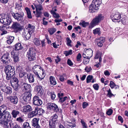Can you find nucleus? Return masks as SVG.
Instances as JSON below:
<instances>
[{
    "label": "nucleus",
    "instance_id": "obj_59",
    "mask_svg": "<svg viewBox=\"0 0 128 128\" xmlns=\"http://www.w3.org/2000/svg\"><path fill=\"white\" fill-rule=\"evenodd\" d=\"M81 57L82 56L81 54L80 53H79L76 57L77 60L78 62L80 61Z\"/></svg>",
    "mask_w": 128,
    "mask_h": 128
},
{
    "label": "nucleus",
    "instance_id": "obj_38",
    "mask_svg": "<svg viewBox=\"0 0 128 128\" xmlns=\"http://www.w3.org/2000/svg\"><path fill=\"white\" fill-rule=\"evenodd\" d=\"M50 12L54 18H58L60 17V16L58 15V14L54 12V11H53V10H50Z\"/></svg>",
    "mask_w": 128,
    "mask_h": 128
},
{
    "label": "nucleus",
    "instance_id": "obj_43",
    "mask_svg": "<svg viewBox=\"0 0 128 128\" xmlns=\"http://www.w3.org/2000/svg\"><path fill=\"white\" fill-rule=\"evenodd\" d=\"M89 23L88 22H85L84 21H82L79 23V24L82 26L83 27L85 28L89 25Z\"/></svg>",
    "mask_w": 128,
    "mask_h": 128
},
{
    "label": "nucleus",
    "instance_id": "obj_5",
    "mask_svg": "<svg viewBox=\"0 0 128 128\" xmlns=\"http://www.w3.org/2000/svg\"><path fill=\"white\" fill-rule=\"evenodd\" d=\"M32 94L30 92H26L24 94L21 100V102L23 104H26L30 101Z\"/></svg>",
    "mask_w": 128,
    "mask_h": 128
},
{
    "label": "nucleus",
    "instance_id": "obj_52",
    "mask_svg": "<svg viewBox=\"0 0 128 128\" xmlns=\"http://www.w3.org/2000/svg\"><path fill=\"white\" fill-rule=\"evenodd\" d=\"M24 128H31L28 122H25L23 124V125Z\"/></svg>",
    "mask_w": 128,
    "mask_h": 128
},
{
    "label": "nucleus",
    "instance_id": "obj_48",
    "mask_svg": "<svg viewBox=\"0 0 128 128\" xmlns=\"http://www.w3.org/2000/svg\"><path fill=\"white\" fill-rule=\"evenodd\" d=\"M10 28L11 29L14 30V32H16V22H13V24Z\"/></svg>",
    "mask_w": 128,
    "mask_h": 128
},
{
    "label": "nucleus",
    "instance_id": "obj_13",
    "mask_svg": "<svg viewBox=\"0 0 128 128\" xmlns=\"http://www.w3.org/2000/svg\"><path fill=\"white\" fill-rule=\"evenodd\" d=\"M6 25L8 26L7 24H3V25L0 26V35L1 36H2L7 33V27L6 26Z\"/></svg>",
    "mask_w": 128,
    "mask_h": 128
},
{
    "label": "nucleus",
    "instance_id": "obj_3",
    "mask_svg": "<svg viewBox=\"0 0 128 128\" xmlns=\"http://www.w3.org/2000/svg\"><path fill=\"white\" fill-rule=\"evenodd\" d=\"M12 21L10 17L7 15L4 14H0V22L2 24L8 25L10 24Z\"/></svg>",
    "mask_w": 128,
    "mask_h": 128
},
{
    "label": "nucleus",
    "instance_id": "obj_31",
    "mask_svg": "<svg viewBox=\"0 0 128 128\" xmlns=\"http://www.w3.org/2000/svg\"><path fill=\"white\" fill-rule=\"evenodd\" d=\"M36 110L35 109L34 111L30 112L28 115V118H31L34 117L37 114Z\"/></svg>",
    "mask_w": 128,
    "mask_h": 128
},
{
    "label": "nucleus",
    "instance_id": "obj_18",
    "mask_svg": "<svg viewBox=\"0 0 128 128\" xmlns=\"http://www.w3.org/2000/svg\"><path fill=\"white\" fill-rule=\"evenodd\" d=\"M105 38L103 37H101L99 38L97 40V44L100 47H101L103 45V43L105 41Z\"/></svg>",
    "mask_w": 128,
    "mask_h": 128
},
{
    "label": "nucleus",
    "instance_id": "obj_10",
    "mask_svg": "<svg viewBox=\"0 0 128 128\" xmlns=\"http://www.w3.org/2000/svg\"><path fill=\"white\" fill-rule=\"evenodd\" d=\"M9 54L6 53L4 54L1 58V61L4 64H7L10 62V60L9 59Z\"/></svg>",
    "mask_w": 128,
    "mask_h": 128
},
{
    "label": "nucleus",
    "instance_id": "obj_42",
    "mask_svg": "<svg viewBox=\"0 0 128 128\" xmlns=\"http://www.w3.org/2000/svg\"><path fill=\"white\" fill-rule=\"evenodd\" d=\"M36 113L39 115L42 114L44 112V111L42 108H36Z\"/></svg>",
    "mask_w": 128,
    "mask_h": 128
},
{
    "label": "nucleus",
    "instance_id": "obj_51",
    "mask_svg": "<svg viewBox=\"0 0 128 128\" xmlns=\"http://www.w3.org/2000/svg\"><path fill=\"white\" fill-rule=\"evenodd\" d=\"M72 54V50H71L65 51L64 52V54H65L66 56H67L69 55H71Z\"/></svg>",
    "mask_w": 128,
    "mask_h": 128
},
{
    "label": "nucleus",
    "instance_id": "obj_44",
    "mask_svg": "<svg viewBox=\"0 0 128 128\" xmlns=\"http://www.w3.org/2000/svg\"><path fill=\"white\" fill-rule=\"evenodd\" d=\"M14 39V36H11L9 37V39L6 41L7 43L9 44H11L13 42Z\"/></svg>",
    "mask_w": 128,
    "mask_h": 128
},
{
    "label": "nucleus",
    "instance_id": "obj_30",
    "mask_svg": "<svg viewBox=\"0 0 128 128\" xmlns=\"http://www.w3.org/2000/svg\"><path fill=\"white\" fill-rule=\"evenodd\" d=\"M25 10L26 12L28 18L29 19H32V17L30 9L28 7H26L25 8Z\"/></svg>",
    "mask_w": 128,
    "mask_h": 128
},
{
    "label": "nucleus",
    "instance_id": "obj_7",
    "mask_svg": "<svg viewBox=\"0 0 128 128\" xmlns=\"http://www.w3.org/2000/svg\"><path fill=\"white\" fill-rule=\"evenodd\" d=\"M102 3V0H93L90 6V10H96L99 8L100 5Z\"/></svg>",
    "mask_w": 128,
    "mask_h": 128
},
{
    "label": "nucleus",
    "instance_id": "obj_39",
    "mask_svg": "<svg viewBox=\"0 0 128 128\" xmlns=\"http://www.w3.org/2000/svg\"><path fill=\"white\" fill-rule=\"evenodd\" d=\"M93 33L94 34H98V35L100 34L101 31L100 28H97L93 30Z\"/></svg>",
    "mask_w": 128,
    "mask_h": 128
},
{
    "label": "nucleus",
    "instance_id": "obj_49",
    "mask_svg": "<svg viewBox=\"0 0 128 128\" xmlns=\"http://www.w3.org/2000/svg\"><path fill=\"white\" fill-rule=\"evenodd\" d=\"M93 78V76L92 75H88L86 78V82L88 83L91 82V80H92Z\"/></svg>",
    "mask_w": 128,
    "mask_h": 128
},
{
    "label": "nucleus",
    "instance_id": "obj_21",
    "mask_svg": "<svg viewBox=\"0 0 128 128\" xmlns=\"http://www.w3.org/2000/svg\"><path fill=\"white\" fill-rule=\"evenodd\" d=\"M24 13L21 12L19 13H16V20L18 21L21 22L23 18Z\"/></svg>",
    "mask_w": 128,
    "mask_h": 128
},
{
    "label": "nucleus",
    "instance_id": "obj_26",
    "mask_svg": "<svg viewBox=\"0 0 128 128\" xmlns=\"http://www.w3.org/2000/svg\"><path fill=\"white\" fill-rule=\"evenodd\" d=\"M49 82L50 84L52 85H55L56 84L54 77L52 76H50L49 78Z\"/></svg>",
    "mask_w": 128,
    "mask_h": 128
},
{
    "label": "nucleus",
    "instance_id": "obj_37",
    "mask_svg": "<svg viewBox=\"0 0 128 128\" xmlns=\"http://www.w3.org/2000/svg\"><path fill=\"white\" fill-rule=\"evenodd\" d=\"M121 22L124 25L128 24V18L125 17L122 19Z\"/></svg>",
    "mask_w": 128,
    "mask_h": 128
},
{
    "label": "nucleus",
    "instance_id": "obj_17",
    "mask_svg": "<svg viewBox=\"0 0 128 128\" xmlns=\"http://www.w3.org/2000/svg\"><path fill=\"white\" fill-rule=\"evenodd\" d=\"M1 116L2 118H6L7 120L9 121L11 117V115L10 114L9 112L6 111L1 114Z\"/></svg>",
    "mask_w": 128,
    "mask_h": 128
},
{
    "label": "nucleus",
    "instance_id": "obj_56",
    "mask_svg": "<svg viewBox=\"0 0 128 128\" xmlns=\"http://www.w3.org/2000/svg\"><path fill=\"white\" fill-rule=\"evenodd\" d=\"M16 82L17 83H16V90H18V89H19L20 88H21V86L20 84V82H19L18 80L16 78Z\"/></svg>",
    "mask_w": 128,
    "mask_h": 128
},
{
    "label": "nucleus",
    "instance_id": "obj_14",
    "mask_svg": "<svg viewBox=\"0 0 128 128\" xmlns=\"http://www.w3.org/2000/svg\"><path fill=\"white\" fill-rule=\"evenodd\" d=\"M33 103L34 105L40 106L42 104V102L38 96H35L33 98Z\"/></svg>",
    "mask_w": 128,
    "mask_h": 128
},
{
    "label": "nucleus",
    "instance_id": "obj_63",
    "mask_svg": "<svg viewBox=\"0 0 128 128\" xmlns=\"http://www.w3.org/2000/svg\"><path fill=\"white\" fill-rule=\"evenodd\" d=\"M113 112V110L111 109H109L106 112V114L109 116L111 115Z\"/></svg>",
    "mask_w": 128,
    "mask_h": 128
},
{
    "label": "nucleus",
    "instance_id": "obj_45",
    "mask_svg": "<svg viewBox=\"0 0 128 128\" xmlns=\"http://www.w3.org/2000/svg\"><path fill=\"white\" fill-rule=\"evenodd\" d=\"M58 118V116L57 115L55 114L53 116L52 118V120H50L55 122H58V120H57Z\"/></svg>",
    "mask_w": 128,
    "mask_h": 128
},
{
    "label": "nucleus",
    "instance_id": "obj_55",
    "mask_svg": "<svg viewBox=\"0 0 128 128\" xmlns=\"http://www.w3.org/2000/svg\"><path fill=\"white\" fill-rule=\"evenodd\" d=\"M81 122L83 128H88L84 120H82Z\"/></svg>",
    "mask_w": 128,
    "mask_h": 128
},
{
    "label": "nucleus",
    "instance_id": "obj_9",
    "mask_svg": "<svg viewBox=\"0 0 128 128\" xmlns=\"http://www.w3.org/2000/svg\"><path fill=\"white\" fill-rule=\"evenodd\" d=\"M47 106V108L49 110L54 111L55 112H58L59 111L58 106L55 104L48 103V104Z\"/></svg>",
    "mask_w": 128,
    "mask_h": 128
},
{
    "label": "nucleus",
    "instance_id": "obj_33",
    "mask_svg": "<svg viewBox=\"0 0 128 128\" xmlns=\"http://www.w3.org/2000/svg\"><path fill=\"white\" fill-rule=\"evenodd\" d=\"M24 28L23 26L16 22V32L20 31L24 29Z\"/></svg>",
    "mask_w": 128,
    "mask_h": 128
},
{
    "label": "nucleus",
    "instance_id": "obj_23",
    "mask_svg": "<svg viewBox=\"0 0 128 128\" xmlns=\"http://www.w3.org/2000/svg\"><path fill=\"white\" fill-rule=\"evenodd\" d=\"M14 46V50L11 52V54L12 57L13 58L14 62H16V44H15Z\"/></svg>",
    "mask_w": 128,
    "mask_h": 128
},
{
    "label": "nucleus",
    "instance_id": "obj_6",
    "mask_svg": "<svg viewBox=\"0 0 128 128\" xmlns=\"http://www.w3.org/2000/svg\"><path fill=\"white\" fill-rule=\"evenodd\" d=\"M110 17L113 21L115 22H119L120 20L121 16L119 12L113 11L111 14Z\"/></svg>",
    "mask_w": 128,
    "mask_h": 128
},
{
    "label": "nucleus",
    "instance_id": "obj_50",
    "mask_svg": "<svg viewBox=\"0 0 128 128\" xmlns=\"http://www.w3.org/2000/svg\"><path fill=\"white\" fill-rule=\"evenodd\" d=\"M108 94H107V96L110 98H111L113 96H114V95L112 93L111 91L110 88L107 91Z\"/></svg>",
    "mask_w": 128,
    "mask_h": 128
},
{
    "label": "nucleus",
    "instance_id": "obj_62",
    "mask_svg": "<svg viewBox=\"0 0 128 128\" xmlns=\"http://www.w3.org/2000/svg\"><path fill=\"white\" fill-rule=\"evenodd\" d=\"M50 98L52 100H54L56 97V95L54 94V92H52L50 93Z\"/></svg>",
    "mask_w": 128,
    "mask_h": 128
},
{
    "label": "nucleus",
    "instance_id": "obj_20",
    "mask_svg": "<svg viewBox=\"0 0 128 128\" xmlns=\"http://www.w3.org/2000/svg\"><path fill=\"white\" fill-rule=\"evenodd\" d=\"M35 89L36 90L37 93L40 95H41L43 94L44 90L41 86H36L35 88Z\"/></svg>",
    "mask_w": 128,
    "mask_h": 128
},
{
    "label": "nucleus",
    "instance_id": "obj_27",
    "mask_svg": "<svg viewBox=\"0 0 128 128\" xmlns=\"http://www.w3.org/2000/svg\"><path fill=\"white\" fill-rule=\"evenodd\" d=\"M6 109L7 107L4 104L0 106V116H1L2 114L5 112Z\"/></svg>",
    "mask_w": 128,
    "mask_h": 128
},
{
    "label": "nucleus",
    "instance_id": "obj_64",
    "mask_svg": "<svg viewBox=\"0 0 128 128\" xmlns=\"http://www.w3.org/2000/svg\"><path fill=\"white\" fill-rule=\"evenodd\" d=\"M48 32L50 35H52L55 32L54 30L53 29H50L48 30Z\"/></svg>",
    "mask_w": 128,
    "mask_h": 128
},
{
    "label": "nucleus",
    "instance_id": "obj_15",
    "mask_svg": "<svg viewBox=\"0 0 128 128\" xmlns=\"http://www.w3.org/2000/svg\"><path fill=\"white\" fill-rule=\"evenodd\" d=\"M63 124L67 128H74L76 126L75 123H72L66 121H64Z\"/></svg>",
    "mask_w": 128,
    "mask_h": 128
},
{
    "label": "nucleus",
    "instance_id": "obj_36",
    "mask_svg": "<svg viewBox=\"0 0 128 128\" xmlns=\"http://www.w3.org/2000/svg\"><path fill=\"white\" fill-rule=\"evenodd\" d=\"M36 10L40 11L43 10V8L42 5L40 4H36L34 5Z\"/></svg>",
    "mask_w": 128,
    "mask_h": 128
},
{
    "label": "nucleus",
    "instance_id": "obj_16",
    "mask_svg": "<svg viewBox=\"0 0 128 128\" xmlns=\"http://www.w3.org/2000/svg\"><path fill=\"white\" fill-rule=\"evenodd\" d=\"M42 68L39 65L34 66L32 68L34 74L39 73L40 71H42Z\"/></svg>",
    "mask_w": 128,
    "mask_h": 128
},
{
    "label": "nucleus",
    "instance_id": "obj_1",
    "mask_svg": "<svg viewBox=\"0 0 128 128\" xmlns=\"http://www.w3.org/2000/svg\"><path fill=\"white\" fill-rule=\"evenodd\" d=\"M4 69L7 80H10L11 77H13L11 79L10 82L14 89L16 90V77H15V70L14 67L10 65H7L5 66Z\"/></svg>",
    "mask_w": 128,
    "mask_h": 128
},
{
    "label": "nucleus",
    "instance_id": "obj_4",
    "mask_svg": "<svg viewBox=\"0 0 128 128\" xmlns=\"http://www.w3.org/2000/svg\"><path fill=\"white\" fill-rule=\"evenodd\" d=\"M36 53L34 48H29L28 51L27 52L26 56L30 61H34L36 59Z\"/></svg>",
    "mask_w": 128,
    "mask_h": 128
},
{
    "label": "nucleus",
    "instance_id": "obj_22",
    "mask_svg": "<svg viewBox=\"0 0 128 128\" xmlns=\"http://www.w3.org/2000/svg\"><path fill=\"white\" fill-rule=\"evenodd\" d=\"M8 121L6 118H4L1 116H0V124L4 126L8 124Z\"/></svg>",
    "mask_w": 128,
    "mask_h": 128
},
{
    "label": "nucleus",
    "instance_id": "obj_47",
    "mask_svg": "<svg viewBox=\"0 0 128 128\" xmlns=\"http://www.w3.org/2000/svg\"><path fill=\"white\" fill-rule=\"evenodd\" d=\"M92 50L90 48H89L86 50V53L88 56H92Z\"/></svg>",
    "mask_w": 128,
    "mask_h": 128
},
{
    "label": "nucleus",
    "instance_id": "obj_60",
    "mask_svg": "<svg viewBox=\"0 0 128 128\" xmlns=\"http://www.w3.org/2000/svg\"><path fill=\"white\" fill-rule=\"evenodd\" d=\"M68 98L66 96H65L64 98H60L59 101L60 102H62L65 101L67 98Z\"/></svg>",
    "mask_w": 128,
    "mask_h": 128
},
{
    "label": "nucleus",
    "instance_id": "obj_28",
    "mask_svg": "<svg viewBox=\"0 0 128 128\" xmlns=\"http://www.w3.org/2000/svg\"><path fill=\"white\" fill-rule=\"evenodd\" d=\"M7 99L9 100H10V102L13 104H16V96H10L7 97Z\"/></svg>",
    "mask_w": 128,
    "mask_h": 128
},
{
    "label": "nucleus",
    "instance_id": "obj_29",
    "mask_svg": "<svg viewBox=\"0 0 128 128\" xmlns=\"http://www.w3.org/2000/svg\"><path fill=\"white\" fill-rule=\"evenodd\" d=\"M16 118V121H17L20 124H22L24 122V115H22Z\"/></svg>",
    "mask_w": 128,
    "mask_h": 128
},
{
    "label": "nucleus",
    "instance_id": "obj_58",
    "mask_svg": "<svg viewBox=\"0 0 128 128\" xmlns=\"http://www.w3.org/2000/svg\"><path fill=\"white\" fill-rule=\"evenodd\" d=\"M110 86L112 88H113L116 86V85L112 81H110Z\"/></svg>",
    "mask_w": 128,
    "mask_h": 128
},
{
    "label": "nucleus",
    "instance_id": "obj_61",
    "mask_svg": "<svg viewBox=\"0 0 128 128\" xmlns=\"http://www.w3.org/2000/svg\"><path fill=\"white\" fill-rule=\"evenodd\" d=\"M93 87L95 90H97L98 89L99 86L98 84H94Z\"/></svg>",
    "mask_w": 128,
    "mask_h": 128
},
{
    "label": "nucleus",
    "instance_id": "obj_57",
    "mask_svg": "<svg viewBox=\"0 0 128 128\" xmlns=\"http://www.w3.org/2000/svg\"><path fill=\"white\" fill-rule=\"evenodd\" d=\"M12 116L14 118L13 119H15L16 117V110H13L12 112Z\"/></svg>",
    "mask_w": 128,
    "mask_h": 128
},
{
    "label": "nucleus",
    "instance_id": "obj_24",
    "mask_svg": "<svg viewBox=\"0 0 128 128\" xmlns=\"http://www.w3.org/2000/svg\"><path fill=\"white\" fill-rule=\"evenodd\" d=\"M23 111L26 112H28L32 110V107L29 105H27L23 107Z\"/></svg>",
    "mask_w": 128,
    "mask_h": 128
},
{
    "label": "nucleus",
    "instance_id": "obj_40",
    "mask_svg": "<svg viewBox=\"0 0 128 128\" xmlns=\"http://www.w3.org/2000/svg\"><path fill=\"white\" fill-rule=\"evenodd\" d=\"M16 7L12 9L10 11L11 13L12 16L15 18V19H16Z\"/></svg>",
    "mask_w": 128,
    "mask_h": 128
},
{
    "label": "nucleus",
    "instance_id": "obj_32",
    "mask_svg": "<svg viewBox=\"0 0 128 128\" xmlns=\"http://www.w3.org/2000/svg\"><path fill=\"white\" fill-rule=\"evenodd\" d=\"M39 120V118H34L32 120V125L34 127L36 125L38 124V121Z\"/></svg>",
    "mask_w": 128,
    "mask_h": 128
},
{
    "label": "nucleus",
    "instance_id": "obj_41",
    "mask_svg": "<svg viewBox=\"0 0 128 128\" xmlns=\"http://www.w3.org/2000/svg\"><path fill=\"white\" fill-rule=\"evenodd\" d=\"M42 13V12L41 11L36 10V13L34 15L36 18L41 17Z\"/></svg>",
    "mask_w": 128,
    "mask_h": 128
},
{
    "label": "nucleus",
    "instance_id": "obj_25",
    "mask_svg": "<svg viewBox=\"0 0 128 128\" xmlns=\"http://www.w3.org/2000/svg\"><path fill=\"white\" fill-rule=\"evenodd\" d=\"M26 75L27 76L28 81L30 83L34 82V75L31 73L28 75L27 73L26 74Z\"/></svg>",
    "mask_w": 128,
    "mask_h": 128
},
{
    "label": "nucleus",
    "instance_id": "obj_11",
    "mask_svg": "<svg viewBox=\"0 0 128 128\" xmlns=\"http://www.w3.org/2000/svg\"><path fill=\"white\" fill-rule=\"evenodd\" d=\"M11 123L12 124L10 123L8 124H8L4 126L5 128H16V119H12L11 120Z\"/></svg>",
    "mask_w": 128,
    "mask_h": 128
},
{
    "label": "nucleus",
    "instance_id": "obj_54",
    "mask_svg": "<svg viewBox=\"0 0 128 128\" xmlns=\"http://www.w3.org/2000/svg\"><path fill=\"white\" fill-rule=\"evenodd\" d=\"M66 39L67 41V45L68 46H72L71 44H70V43L72 41L70 40V38H67Z\"/></svg>",
    "mask_w": 128,
    "mask_h": 128
},
{
    "label": "nucleus",
    "instance_id": "obj_46",
    "mask_svg": "<svg viewBox=\"0 0 128 128\" xmlns=\"http://www.w3.org/2000/svg\"><path fill=\"white\" fill-rule=\"evenodd\" d=\"M34 44L37 46H40V41L38 39L35 38L34 40Z\"/></svg>",
    "mask_w": 128,
    "mask_h": 128
},
{
    "label": "nucleus",
    "instance_id": "obj_2",
    "mask_svg": "<svg viewBox=\"0 0 128 128\" xmlns=\"http://www.w3.org/2000/svg\"><path fill=\"white\" fill-rule=\"evenodd\" d=\"M35 30V26L29 24L26 30H24L23 32L22 36L25 37L26 40H28L31 36V34Z\"/></svg>",
    "mask_w": 128,
    "mask_h": 128
},
{
    "label": "nucleus",
    "instance_id": "obj_12",
    "mask_svg": "<svg viewBox=\"0 0 128 128\" xmlns=\"http://www.w3.org/2000/svg\"><path fill=\"white\" fill-rule=\"evenodd\" d=\"M0 89L3 92L7 94H10L12 92V88L9 86H2L0 87Z\"/></svg>",
    "mask_w": 128,
    "mask_h": 128
},
{
    "label": "nucleus",
    "instance_id": "obj_35",
    "mask_svg": "<svg viewBox=\"0 0 128 128\" xmlns=\"http://www.w3.org/2000/svg\"><path fill=\"white\" fill-rule=\"evenodd\" d=\"M57 123L50 120L49 122V128H55L56 124Z\"/></svg>",
    "mask_w": 128,
    "mask_h": 128
},
{
    "label": "nucleus",
    "instance_id": "obj_34",
    "mask_svg": "<svg viewBox=\"0 0 128 128\" xmlns=\"http://www.w3.org/2000/svg\"><path fill=\"white\" fill-rule=\"evenodd\" d=\"M42 76H40V75L39 74V73H38V74H34L35 76L36 77L38 78L39 80H41L43 79L45 77V76L44 75V73L43 71H42Z\"/></svg>",
    "mask_w": 128,
    "mask_h": 128
},
{
    "label": "nucleus",
    "instance_id": "obj_8",
    "mask_svg": "<svg viewBox=\"0 0 128 128\" xmlns=\"http://www.w3.org/2000/svg\"><path fill=\"white\" fill-rule=\"evenodd\" d=\"M104 17L101 14H98L97 16H96L92 21L90 23L91 26L93 27L97 25L98 24L101 20H103Z\"/></svg>",
    "mask_w": 128,
    "mask_h": 128
},
{
    "label": "nucleus",
    "instance_id": "obj_53",
    "mask_svg": "<svg viewBox=\"0 0 128 128\" xmlns=\"http://www.w3.org/2000/svg\"><path fill=\"white\" fill-rule=\"evenodd\" d=\"M22 46L21 44L19 43L16 44V50H19L22 49Z\"/></svg>",
    "mask_w": 128,
    "mask_h": 128
},
{
    "label": "nucleus",
    "instance_id": "obj_19",
    "mask_svg": "<svg viewBox=\"0 0 128 128\" xmlns=\"http://www.w3.org/2000/svg\"><path fill=\"white\" fill-rule=\"evenodd\" d=\"M24 90H27V92H31V87L30 85L26 83H24L22 85Z\"/></svg>",
    "mask_w": 128,
    "mask_h": 128
}]
</instances>
